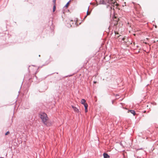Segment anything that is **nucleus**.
Wrapping results in <instances>:
<instances>
[{
  "instance_id": "2",
  "label": "nucleus",
  "mask_w": 158,
  "mask_h": 158,
  "mask_svg": "<svg viewBox=\"0 0 158 158\" xmlns=\"http://www.w3.org/2000/svg\"><path fill=\"white\" fill-rule=\"evenodd\" d=\"M104 2H106V5L107 3L111 5L112 6L115 5L118 6V4L115 2V0H103Z\"/></svg>"
},
{
  "instance_id": "25",
  "label": "nucleus",
  "mask_w": 158,
  "mask_h": 158,
  "mask_svg": "<svg viewBox=\"0 0 158 158\" xmlns=\"http://www.w3.org/2000/svg\"><path fill=\"white\" fill-rule=\"evenodd\" d=\"M39 56H40V55H39Z\"/></svg>"
},
{
  "instance_id": "13",
  "label": "nucleus",
  "mask_w": 158,
  "mask_h": 158,
  "mask_svg": "<svg viewBox=\"0 0 158 158\" xmlns=\"http://www.w3.org/2000/svg\"><path fill=\"white\" fill-rule=\"evenodd\" d=\"M9 133H10L9 131H7V132L5 134V135H8L9 134Z\"/></svg>"
},
{
  "instance_id": "22",
  "label": "nucleus",
  "mask_w": 158,
  "mask_h": 158,
  "mask_svg": "<svg viewBox=\"0 0 158 158\" xmlns=\"http://www.w3.org/2000/svg\"><path fill=\"white\" fill-rule=\"evenodd\" d=\"M146 112V110H144L143 112L144 113H145Z\"/></svg>"
},
{
  "instance_id": "19",
  "label": "nucleus",
  "mask_w": 158,
  "mask_h": 158,
  "mask_svg": "<svg viewBox=\"0 0 158 158\" xmlns=\"http://www.w3.org/2000/svg\"><path fill=\"white\" fill-rule=\"evenodd\" d=\"M87 15H86V16L84 17V19H85L86 17H87Z\"/></svg>"
},
{
  "instance_id": "16",
  "label": "nucleus",
  "mask_w": 158,
  "mask_h": 158,
  "mask_svg": "<svg viewBox=\"0 0 158 158\" xmlns=\"http://www.w3.org/2000/svg\"><path fill=\"white\" fill-rule=\"evenodd\" d=\"M45 90L44 91H45L48 88V87L47 86H45Z\"/></svg>"
},
{
  "instance_id": "11",
  "label": "nucleus",
  "mask_w": 158,
  "mask_h": 158,
  "mask_svg": "<svg viewBox=\"0 0 158 158\" xmlns=\"http://www.w3.org/2000/svg\"><path fill=\"white\" fill-rule=\"evenodd\" d=\"M89 6L88 7V10H87V14H86V15L87 16L88 15H89L90 14V12H89Z\"/></svg>"
},
{
  "instance_id": "14",
  "label": "nucleus",
  "mask_w": 158,
  "mask_h": 158,
  "mask_svg": "<svg viewBox=\"0 0 158 158\" xmlns=\"http://www.w3.org/2000/svg\"><path fill=\"white\" fill-rule=\"evenodd\" d=\"M56 0H53L52 1L54 3V5L55 4Z\"/></svg>"
},
{
  "instance_id": "1",
  "label": "nucleus",
  "mask_w": 158,
  "mask_h": 158,
  "mask_svg": "<svg viewBox=\"0 0 158 158\" xmlns=\"http://www.w3.org/2000/svg\"><path fill=\"white\" fill-rule=\"evenodd\" d=\"M39 115H40V117L42 119L43 123L45 124H46V123L47 120L48 118L47 114L44 112L40 113L39 114Z\"/></svg>"
},
{
  "instance_id": "17",
  "label": "nucleus",
  "mask_w": 158,
  "mask_h": 158,
  "mask_svg": "<svg viewBox=\"0 0 158 158\" xmlns=\"http://www.w3.org/2000/svg\"><path fill=\"white\" fill-rule=\"evenodd\" d=\"M114 102V100H112V104H113Z\"/></svg>"
},
{
  "instance_id": "15",
  "label": "nucleus",
  "mask_w": 158,
  "mask_h": 158,
  "mask_svg": "<svg viewBox=\"0 0 158 158\" xmlns=\"http://www.w3.org/2000/svg\"><path fill=\"white\" fill-rule=\"evenodd\" d=\"M143 149L142 148H138V149H136L137 150H143Z\"/></svg>"
},
{
  "instance_id": "24",
  "label": "nucleus",
  "mask_w": 158,
  "mask_h": 158,
  "mask_svg": "<svg viewBox=\"0 0 158 158\" xmlns=\"http://www.w3.org/2000/svg\"><path fill=\"white\" fill-rule=\"evenodd\" d=\"M156 27H157V26H155V27H156Z\"/></svg>"
},
{
  "instance_id": "9",
  "label": "nucleus",
  "mask_w": 158,
  "mask_h": 158,
  "mask_svg": "<svg viewBox=\"0 0 158 158\" xmlns=\"http://www.w3.org/2000/svg\"><path fill=\"white\" fill-rule=\"evenodd\" d=\"M56 6L55 4L53 6V12H54L56 10Z\"/></svg>"
},
{
  "instance_id": "4",
  "label": "nucleus",
  "mask_w": 158,
  "mask_h": 158,
  "mask_svg": "<svg viewBox=\"0 0 158 158\" xmlns=\"http://www.w3.org/2000/svg\"><path fill=\"white\" fill-rule=\"evenodd\" d=\"M104 158H110V156L107 153H104L103 154Z\"/></svg>"
},
{
  "instance_id": "5",
  "label": "nucleus",
  "mask_w": 158,
  "mask_h": 158,
  "mask_svg": "<svg viewBox=\"0 0 158 158\" xmlns=\"http://www.w3.org/2000/svg\"><path fill=\"white\" fill-rule=\"evenodd\" d=\"M99 2L100 4L106 5V2H104L103 0H99Z\"/></svg>"
},
{
  "instance_id": "20",
  "label": "nucleus",
  "mask_w": 158,
  "mask_h": 158,
  "mask_svg": "<svg viewBox=\"0 0 158 158\" xmlns=\"http://www.w3.org/2000/svg\"><path fill=\"white\" fill-rule=\"evenodd\" d=\"M72 22V20H71L70 21V24H71V23Z\"/></svg>"
},
{
  "instance_id": "23",
  "label": "nucleus",
  "mask_w": 158,
  "mask_h": 158,
  "mask_svg": "<svg viewBox=\"0 0 158 158\" xmlns=\"http://www.w3.org/2000/svg\"><path fill=\"white\" fill-rule=\"evenodd\" d=\"M0 158H4V157H0Z\"/></svg>"
},
{
  "instance_id": "7",
  "label": "nucleus",
  "mask_w": 158,
  "mask_h": 158,
  "mask_svg": "<svg viewBox=\"0 0 158 158\" xmlns=\"http://www.w3.org/2000/svg\"><path fill=\"white\" fill-rule=\"evenodd\" d=\"M86 102V100L84 99H82L81 101V103L82 104H84Z\"/></svg>"
},
{
  "instance_id": "21",
  "label": "nucleus",
  "mask_w": 158,
  "mask_h": 158,
  "mask_svg": "<svg viewBox=\"0 0 158 158\" xmlns=\"http://www.w3.org/2000/svg\"><path fill=\"white\" fill-rule=\"evenodd\" d=\"M112 7H110V9H112Z\"/></svg>"
},
{
  "instance_id": "6",
  "label": "nucleus",
  "mask_w": 158,
  "mask_h": 158,
  "mask_svg": "<svg viewBox=\"0 0 158 158\" xmlns=\"http://www.w3.org/2000/svg\"><path fill=\"white\" fill-rule=\"evenodd\" d=\"M129 111L132 114H133V115L134 116H135V115L136 114V113H135V111L134 110H130Z\"/></svg>"
},
{
  "instance_id": "10",
  "label": "nucleus",
  "mask_w": 158,
  "mask_h": 158,
  "mask_svg": "<svg viewBox=\"0 0 158 158\" xmlns=\"http://www.w3.org/2000/svg\"><path fill=\"white\" fill-rule=\"evenodd\" d=\"M85 108H88V104L86 103H85L84 104H83Z\"/></svg>"
},
{
  "instance_id": "18",
  "label": "nucleus",
  "mask_w": 158,
  "mask_h": 158,
  "mask_svg": "<svg viewBox=\"0 0 158 158\" xmlns=\"http://www.w3.org/2000/svg\"><path fill=\"white\" fill-rule=\"evenodd\" d=\"M93 82L95 84L97 83V81H94Z\"/></svg>"
},
{
  "instance_id": "8",
  "label": "nucleus",
  "mask_w": 158,
  "mask_h": 158,
  "mask_svg": "<svg viewBox=\"0 0 158 158\" xmlns=\"http://www.w3.org/2000/svg\"><path fill=\"white\" fill-rule=\"evenodd\" d=\"M70 2V0H69L66 4L65 5V6H64V7H68V5H69V4Z\"/></svg>"
},
{
  "instance_id": "12",
  "label": "nucleus",
  "mask_w": 158,
  "mask_h": 158,
  "mask_svg": "<svg viewBox=\"0 0 158 158\" xmlns=\"http://www.w3.org/2000/svg\"><path fill=\"white\" fill-rule=\"evenodd\" d=\"M85 113H87L88 112V108H85Z\"/></svg>"
},
{
  "instance_id": "3",
  "label": "nucleus",
  "mask_w": 158,
  "mask_h": 158,
  "mask_svg": "<svg viewBox=\"0 0 158 158\" xmlns=\"http://www.w3.org/2000/svg\"><path fill=\"white\" fill-rule=\"evenodd\" d=\"M72 107L73 109L75 112L77 113H78L79 112V110L77 107L73 106H72Z\"/></svg>"
}]
</instances>
